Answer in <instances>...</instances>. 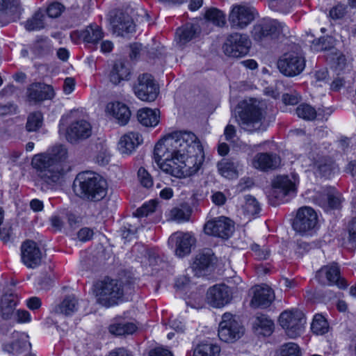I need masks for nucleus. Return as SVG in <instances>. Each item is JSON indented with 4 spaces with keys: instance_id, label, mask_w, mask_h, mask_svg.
<instances>
[{
    "instance_id": "obj_24",
    "label": "nucleus",
    "mask_w": 356,
    "mask_h": 356,
    "mask_svg": "<svg viewBox=\"0 0 356 356\" xmlns=\"http://www.w3.org/2000/svg\"><path fill=\"white\" fill-rule=\"evenodd\" d=\"M207 299L211 306L221 307L230 302L232 296L227 286L216 284L208 289Z\"/></svg>"
},
{
    "instance_id": "obj_22",
    "label": "nucleus",
    "mask_w": 356,
    "mask_h": 356,
    "mask_svg": "<svg viewBox=\"0 0 356 356\" xmlns=\"http://www.w3.org/2000/svg\"><path fill=\"white\" fill-rule=\"evenodd\" d=\"M54 96L53 87L44 83H33L26 89V97L29 102L40 103L44 100L51 99Z\"/></svg>"
},
{
    "instance_id": "obj_33",
    "label": "nucleus",
    "mask_w": 356,
    "mask_h": 356,
    "mask_svg": "<svg viewBox=\"0 0 356 356\" xmlns=\"http://www.w3.org/2000/svg\"><path fill=\"white\" fill-rule=\"evenodd\" d=\"M17 303V297L13 294L3 296L0 303V314L2 318L8 320L14 315Z\"/></svg>"
},
{
    "instance_id": "obj_15",
    "label": "nucleus",
    "mask_w": 356,
    "mask_h": 356,
    "mask_svg": "<svg viewBox=\"0 0 356 356\" xmlns=\"http://www.w3.org/2000/svg\"><path fill=\"white\" fill-rule=\"evenodd\" d=\"M312 200L325 210L339 209L343 201L341 195L334 188L325 186L316 191Z\"/></svg>"
},
{
    "instance_id": "obj_9",
    "label": "nucleus",
    "mask_w": 356,
    "mask_h": 356,
    "mask_svg": "<svg viewBox=\"0 0 356 356\" xmlns=\"http://www.w3.org/2000/svg\"><path fill=\"white\" fill-rule=\"evenodd\" d=\"M244 332L243 326L235 315L226 312L222 316L218 331L221 341L227 343L234 342L243 335Z\"/></svg>"
},
{
    "instance_id": "obj_23",
    "label": "nucleus",
    "mask_w": 356,
    "mask_h": 356,
    "mask_svg": "<svg viewBox=\"0 0 356 356\" xmlns=\"http://www.w3.org/2000/svg\"><path fill=\"white\" fill-rule=\"evenodd\" d=\"M22 261L24 265L30 268H35L40 265L42 261V252L35 241L27 240L21 247Z\"/></svg>"
},
{
    "instance_id": "obj_18",
    "label": "nucleus",
    "mask_w": 356,
    "mask_h": 356,
    "mask_svg": "<svg viewBox=\"0 0 356 356\" xmlns=\"http://www.w3.org/2000/svg\"><path fill=\"white\" fill-rule=\"evenodd\" d=\"M216 261V258L213 251L204 249L195 256L191 268L196 276H205L213 270Z\"/></svg>"
},
{
    "instance_id": "obj_64",
    "label": "nucleus",
    "mask_w": 356,
    "mask_h": 356,
    "mask_svg": "<svg viewBox=\"0 0 356 356\" xmlns=\"http://www.w3.org/2000/svg\"><path fill=\"white\" fill-rule=\"evenodd\" d=\"M211 200L216 205L222 206L226 202V197L222 192L217 191L211 195Z\"/></svg>"
},
{
    "instance_id": "obj_37",
    "label": "nucleus",
    "mask_w": 356,
    "mask_h": 356,
    "mask_svg": "<svg viewBox=\"0 0 356 356\" xmlns=\"http://www.w3.org/2000/svg\"><path fill=\"white\" fill-rule=\"evenodd\" d=\"M331 54L330 60L332 62V67L338 75L341 74L346 70H350L349 65L343 54L337 51L335 49L331 50Z\"/></svg>"
},
{
    "instance_id": "obj_63",
    "label": "nucleus",
    "mask_w": 356,
    "mask_h": 356,
    "mask_svg": "<svg viewBox=\"0 0 356 356\" xmlns=\"http://www.w3.org/2000/svg\"><path fill=\"white\" fill-rule=\"evenodd\" d=\"M17 110V106L13 103L0 104V115H8L15 113Z\"/></svg>"
},
{
    "instance_id": "obj_14",
    "label": "nucleus",
    "mask_w": 356,
    "mask_h": 356,
    "mask_svg": "<svg viewBox=\"0 0 356 356\" xmlns=\"http://www.w3.org/2000/svg\"><path fill=\"white\" fill-rule=\"evenodd\" d=\"M318 222L316 212L310 207H300L293 222V229L301 235L309 234Z\"/></svg>"
},
{
    "instance_id": "obj_20",
    "label": "nucleus",
    "mask_w": 356,
    "mask_h": 356,
    "mask_svg": "<svg viewBox=\"0 0 356 356\" xmlns=\"http://www.w3.org/2000/svg\"><path fill=\"white\" fill-rule=\"evenodd\" d=\"M316 278L322 284L336 285L339 289L347 286L346 281L340 277L339 269L336 264L322 267L316 272Z\"/></svg>"
},
{
    "instance_id": "obj_40",
    "label": "nucleus",
    "mask_w": 356,
    "mask_h": 356,
    "mask_svg": "<svg viewBox=\"0 0 356 356\" xmlns=\"http://www.w3.org/2000/svg\"><path fill=\"white\" fill-rule=\"evenodd\" d=\"M52 47L47 37H38L32 45L31 50L38 56L47 55L51 51Z\"/></svg>"
},
{
    "instance_id": "obj_54",
    "label": "nucleus",
    "mask_w": 356,
    "mask_h": 356,
    "mask_svg": "<svg viewBox=\"0 0 356 356\" xmlns=\"http://www.w3.org/2000/svg\"><path fill=\"white\" fill-rule=\"evenodd\" d=\"M252 35L257 42L264 40L267 37V24L265 22L255 24L252 31Z\"/></svg>"
},
{
    "instance_id": "obj_7",
    "label": "nucleus",
    "mask_w": 356,
    "mask_h": 356,
    "mask_svg": "<svg viewBox=\"0 0 356 356\" xmlns=\"http://www.w3.org/2000/svg\"><path fill=\"white\" fill-rule=\"evenodd\" d=\"M278 322L287 337L296 339L304 334L307 318L302 310L293 308L282 312L280 314Z\"/></svg>"
},
{
    "instance_id": "obj_16",
    "label": "nucleus",
    "mask_w": 356,
    "mask_h": 356,
    "mask_svg": "<svg viewBox=\"0 0 356 356\" xmlns=\"http://www.w3.org/2000/svg\"><path fill=\"white\" fill-rule=\"evenodd\" d=\"M204 230L208 235L227 239L233 234L234 225L229 218L220 216L209 220L204 225Z\"/></svg>"
},
{
    "instance_id": "obj_27",
    "label": "nucleus",
    "mask_w": 356,
    "mask_h": 356,
    "mask_svg": "<svg viewBox=\"0 0 356 356\" xmlns=\"http://www.w3.org/2000/svg\"><path fill=\"white\" fill-rule=\"evenodd\" d=\"M143 142L142 136L138 132H129L122 136L118 143V149L122 154H131Z\"/></svg>"
},
{
    "instance_id": "obj_19",
    "label": "nucleus",
    "mask_w": 356,
    "mask_h": 356,
    "mask_svg": "<svg viewBox=\"0 0 356 356\" xmlns=\"http://www.w3.org/2000/svg\"><path fill=\"white\" fill-rule=\"evenodd\" d=\"M92 134V126L86 120L72 122L66 130V139L71 143H77L88 138Z\"/></svg>"
},
{
    "instance_id": "obj_46",
    "label": "nucleus",
    "mask_w": 356,
    "mask_h": 356,
    "mask_svg": "<svg viewBox=\"0 0 356 356\" xmlns=\"http://www.w3.org/2000/svg\"><path fill=\"white\" fill-rule=\"evenodd\" d=\"M191 212L192 209L188 204H181L179 207L173 208L170 211V217L177 221L188 220Z\"/></svg>"
},
{
    "instance_id": "obj_4",
    "label": "nucleus",
    "mask_w": 356,
    "mask_h": 356,
    "mask_svg": "<svg viewBox=\"0 0 356 356\" xmlns=\"http://www.w3.org/2000/svg\"><path fill=\"white\" fill-rule=\"evenodd\" d=\"M195 134L190 131H175L170 134L161 139L154 147V159L160 166L163 161H166L181 152L186 147L184 143H193L195 140Z\"/></svg>"
},
{
    "instance_id": "obj_10",
    "label": "nucleus",
    "mask_w": 356,
    "mask_h": 356,
    "mask_svg": "<svg viewBox=\"0 0 356 356\" xmlns=\"http://www.w3.org/2000/svg\"><path fill=\"white\" fill-rule=\"evenodd\" d=\"M301 163L303 167L313 170L323 177L329 176L332 169L331 159L316 146L312 147L306 156H302Z\"/></svg>"
},
{
    "instance_id": "obj_39",
    "label": "nucleus",
    "mask_w": 356,
    "mask_h": 356,
    "mask_svg": "<svg viewBox=\"0 0 356 356\" xmlns=\"http://www.w3.org/2000/svg\"><path fill=\"white\" fill-rule=\"evenodd\" d=\"M45 12L41 9L37 10L25 24V28L29 31L40 30L45 26Z\"/></svg>"
},
{
    "instance_id": "obj_57",
    "label": "nucleus",
    "mask_w": 356,
    "mask_h": 356,
    "mask_svg": "<svg viewBox=\"0 0 356 356\" xmlns=\"http://www.w3.org/2000/svg\"><path fill=\"white\" fill-rule=\"evenodd\" d=\"M139 181L144 187L150 188L153 185V180L149 173L143 167L138 171Z\"/></svg>"
},
{
    "instance_id": "obj_28",
    "label": "nucleus",
    "mask_w": 356,
    "mask_h": 356,
    "mask_svg": "<svg viewBox=\"0 0 356 356\" xmlns=\"http://www.w3.org/2000/svg\"><path fill=\"white\" fill-rule=\"evenodd\" d=\"M160 111L157 108H143L137 112L138 122L145 127H154L160 121Z\"/></svg>"
},
{
    "instance_id": "obj_25",
    "label": "nucleus",
    "mask_w": 356,
    "mask_h": 356,
    "mask_svg": "<svg viewBox=\"0 0 356 356\" xmlns=\"http://www.w3.org/2000/svg\"><path fill=\"white\" fill-rule=\"evenodd\" d=\"M169 243L175 244V254L184 257L191 253L195 238L190 233L176 232L170 236Z\"/></svg>"
},
{
    "instance_id": "obj_47",
    "label": "nucleus",
    "mask_w": 356,
    "mask_h": 356,
    "mask_svg": "<svg viewBox=\"0 0 356 356\" xmlns=\"http://www.w3.org/2000/svg\"><path fill=\"white\" fill-rule=\"evenodd\" d=\"M205 19L213 24L222 26L225 24V16L222 11L217 8H210L205 13Z\"/></svg>"
},
{
    "instance_id": "obj_38",
    "label": "nucleus",
    "mask_w": 356,
    "mask_h": 356,
    "mask_svg": "<svg viewBox=\"0 0 356 356\" xmlns=\"http://www.w3.org/2000/svg\"><path fill=\"white\" fill-rule=\"evenodd\" d=\"M220 353L219 346L210 343H201L195 347L193 356H219Z\"/></svg>"
},
{
    "instance_id": "obj_8",
    "label": "nucleus",
    "mask_w": 356,
    "mask_h": 356,
    "mask_svg": "<svg viewBox=\"0 0 356 356\" xmlns=\"http://www.w3.org/2000/svg\"><path fill=\"white\" fill-rule=\"evenodd\" d=\"M299 183L296 175L277 176L272 180V188L270 192L272 204L275 205L285 201L286 196H294L296 194L297 185Z\"/></svg>"
},
{
    "instance_id": "obj_45",
    "label": "nucleus",
    "mask_w": 356,
    "mask_h": 356,
    "mask_svg": "<svg viewBox=\"0 0 356 356\" xmlns=\"http://www.w3.org/2000/svg\"><path fill=\"white\" fill-rule=\"evenodd\" d=\"M137 327L133 323H118L109 327V332L115 335L120 336L131 334L136 330Z\"/></svg>"
},
{
    "instance_id": "obj_32",
    "label": "nucleus",
    "mask_w": 356,
    "mask_h": 356,
    "mask_svg": "<svg viewBox=\"0 0 356 356\" xmlns=\"http://www.w3.org/2000/svg\"><path fill=\"white\" fill-rule=\"evenodd\" d=\"M180 160L181 157L179 154L174 155L166 161H163L162 163L160 164L159 168L167 174L177 178H182L184 177V172L182 171V164Z\"/></svg>"
},
{
    "instance_id": "obj_36",
    "label": "nucleus",
    "mask_w": 356,
    "mask_h": 356,
    "mask_svg": "<svg viewBox=\"0 0 356 356\" xmlns=\"http://www.w3.org/2000/svg\"><path fill=\"white\" fill-rule=\"evenodd\" d=\"M198 27L192 24H187L177 29L176 35L179 38V42L184 44L194 38L197 33Z\"/></svg>"
},
{
    "instance_id": "obj_12",
    "label": "nucleus",
    "mask_w": 356,
    "mask_h": 356,
    "mask_svg": "<svg viewBox=\"0 0 356 356\" xmlns=\"http://www.w3.org/2000/svg\"><path fill=\"white\" fill-rule=\"evenodd\" d=\"M250 46L251 41L246 34L234 33L227 36L222 49L227 56L239 58L248 54Z\"/></svg>"
},
{
    "instance_id": "obj_6",
    "label": "nucleus",
    "mask_w": 356,
    "mask_h": 356,
    "mask_svg": "<svg viewBox=\"0 0 356 356\" xmlns=\"http://www.w3.org/2000/svg\"><path fill=\"white\" fill-rule=\"evenodd\" d=\"M195 138L193 143H184L188 145L183 146L184 149L178 154L181 157L184 177L195 175L200 170L204 161L203 147L195 135Z\"/></svg>"
},
{
    "instance_id": "obj_56",
    "label": "nucleus",
    "mask_w": 356,
    "mask_h": 356,
    "mask_svg": "<svg viewBox=\"0 0 356 356\" xmlns=\"http://www.w3.org/2000/svg\"><path fill=\"white\" fill-rule=\"evenodd\" d=\"M65 6L58 2H53L49 5L44 11L49 17L56 18L58 17L64 11Z\"/></svg>"
},
{
    "instance_id": "obj_29",
    "label": "nucleus",
    "mask_w": 356,
    "mask_h": 356,
    "mask_svg": "<svg viewBox=\"0 0 356 356\" xmlns=\"http://www.w3.org/2000/svg\"><path fill=\"white\" fill-rule=\"evenodd\" d=\"M106 110L113 115L120 125L127 124L131 115L129 107L120 102L108 104Z\"/></svg>"
},
{
    "instance_id": "obj_48",
    "label": "nucleus",
    "mask_w": 356,
    "mask_h": 356,
    "mask_svg": "<svg viewBox=\"0 0 356 356\" xmlns=\"http://www.w3.org/2000/svg\"><path fill=\"white\" fill-rule=\"evenodd\" d=\"M157 202L156 200H150L138 208L136 211L133 213V216L138 218L147 217L155 212Z\"/></svg>"
},
{
    "instance_id": "obj_61",
    "label": "nucleus",
    "mask_w": 356,
    "mask_h": 356,
    "mask_svg": "<svg viewBox=\"0 0 356 356\" xmlns=\"http://www.w3.org/2000/svg\"><path fill=\"white\" fill-rule=\"evenodd\" d=\"M15 320L19 323H29L31 320L30 313L24 309H19L15 314Z\"/></svg>"
},
{
    "instance_id": "obj_51",
    "label": "nucleus",
    "mask_w": 356,
    "mask_h": 356,
    "mask_svg": "<svg viewBox=\"0 0 356 356\" xmlns=\"http://www.w3.org/2000/svg\"><path fill=\"white\" fill-rule=\"evenodd\" d=\"M30 343L26 341L17 340L10 345L5 346L4 350L13 355L21 354L29 349Z\"/></svg>"
},
{
    "instance_id": "obj_30",
    "label": "nucleus",
    "mask_w": 356,
    "mask_h": 356,
    "mask_svg": "<svg viewBox=\"0 0 356 356\" xmlns=\"http://www.w3.org/2000/svg\"><path fill=\"white\" fill-rule=\"evenodd\" d=\"M251 298L250 306L253 309L265 308L267 305V289L264 285H255L248 292Z\"/></svg>"
},
{
    "instance_id": "obj_58",
    "label": "nucleus",
    "mask_w": 356,
    "mask_h": 356,
    "mask_svg": "<svg viewBox=\"0 0 356 356\" xmlns=\"http://www.w3.org/2000/svg\"><path fill=\"white\" fill-rule=\"evenodd\" d=\"M137 232V227L127 223L121 228V235L126 240H131Z\"/></svg>"
},
{
    "instance_id": "obj_55",
    "label": "nucleus",
    "mask_w": 356,
    "mask_h": 356,
    "mask_svg": "<svg viewBox=\"0 0 356 356\" xmlns=\"http://www.w3.org/2000/svg\"><path fill=\"white\" fill-rule=\"evenodd\" d=\"M282 299V295L280 291L276 294L274 290L268 287V310L280 307Z\"/></svg>"
},
{
    "instance_id": "obj_53",
    "label": "nucleus",
    "mask_w": 356,
    "mask_h": 356,
    "mask_svg": "<svg viewBox=\"0 0 356 356\" xmlns=\"http://www.w3.org/2000/svg\"><path fill=\"white\" fill-rule=\"evenodd\" d=\"M251 163L254 168L265 172L267 170V153H257L252 158Z\"/></svg>"
},
{
    "instance_id": "obj_1",
    "label": "nucleus",
    "mask_w": 356,
    "mask_h": 356,
    "mask_svg": "<svg viewBox=\"0 0 356 356\" xmlns=\"http://www.w3.org/2000/svg\"><path fill=\"white\" fill-rule=\"evenodd\" d=\"M67 149L63 145L54 147L49 153L35 155L31 165L42 187L53 188L60 184L68 168Z\"/></svg>"
},
{
    "instance_id": "obj_49",
    "label": "nucleus",
    "mask_w": 356,
    "mask_h": 356,
    "mask_svg": "<svg viewBox=\"0 0 356 356\" xmlns=\"http://www.w3.org/2000/svg\"><path fill=\"white\" fill-rule=\"evenodd\" d=\"M43 117L40 112L30 113L27 118L26 129L28 131H36L42 127Z\"/></svg>"
},
{
    "instance_id": "obj_50",
    "label": "nucleus",
    "mask_w": 356,
    "mask_h": 356,
    "mask_svg": "<svg viewBox=\"0 0 356 356\" xmlns=\"http://www.w3.org/2000/svg\"><path fill=\"white\" fill-rule=\"evenodd\" d=\"M297 115L306 120H313L316 116V110L310 105L302 104L296 108Z\"/></svg>"
},
{
    "instance_id": "obj_34",
    "label": "nucleus",
    "mask_w": 356,
    "mask_h": 356,
    "mask_svg": "<svg viewBox=\"0 0 356 356\" xmlns=\"http://www.w3.org/2000/svg\"><path fill=\"white\" fill-rule=\"evenodd\" d=\"M79 302L74 296H66L63 301L54 308V312L66 316H72L77 310Z\"/></svg>"
},
{
    "instance_id": "obj_26",
    "label": "nucleus",
    "mask_w": 356,
    "mask_h": 356,
    "mask_svg": "<svg viewBox=\"0 0 356 356\" xmlns=\"http://www.w3.org/2000/svg\"><path fill=\"white\" fill-rule=\"evenodd\" d=\"M112 25L114 33L119 36L124 37L127 34L135 31V24L131 17L122 13L115 17Z\"/></svg>"
},
{
    "instance_id": "obj_42",
    "label": "nucleus",
    "mask_w": 356,
    "mask_h": 356,
    "mask_svg": "<svg viewBox=\"0 0 356 356\" xmlns=\"http://www.w3.org/2000/svg\"><path fill=\"white\" fill-rule=\"evenodd\" d=\"M286 28L276 19L268 20V38L280 39L285 36Z\"/></svg>"
},
{
    "instance_id": "obj_43",
    "label": "nucleus",
    "mask_w": 356,
    "mask_h": 356,
    "mask_svg": "<svg viewBox=\"0 0 356 356\" xmlns=\"http://www.w3.org/2000/svg\"><path fill=\"white\" fill-rule=\"evenodd\" d=\"M328 323L323 315L317 314L314 316L311 330L314 334L322 335L328 331Z\"/></svg>"
},
{
    "instance_id": "obj_35",
    "label": "nucleus",
    "mask_w": 356,
    "mask_h": 356,
    "mask_svg": "<svg viewBox=\"0 0 356 356\" xmlns=\"http://www.w3.org/2000/svg\"><path fill=\"white\" fill-rule=\"evenodd\" d=\"M219 173L224 177L233 179L238 177V164L229 159H222L217 164Z\"/></svg>"
},
{
    "instance_id": "obj_31",
    "label": "nucleus",
    "mask_w": 356,
    "mask_h": 356,
    "mask_svg": "<svg viewBox=\"0 0 356 356\" xmlns=\"http://www.w3.org/2000/svg\"><path fill=\"white\" fill-rule=\"evenodd\" d=\"M130 75L129 67L122 60L115 62L109 74V80L114 84L118 85L122 81L128 80Z\"/></svg>"
},
{
    "instance_id": "obj_41",
    "label": "nucleus",
    "mask_w": 356,
    "mask_h": 356,
    "mask_svg": "<svg viewBox=\"0 0 356 356\" xmlns=\"http://www.w3.org/2000/svg\"><path fill=\"white\" fill-rule=\"evenodd\" d=\"M275 356H302V350L296 343L287 342L277 350Z\"/></svg>"
},
{
    "instance_id": "obj_59",
    "label": "nucleus",
    "mask_w": 356,
    "mask_h": 356,
    "mask_svg": "<svg viewBox=\"0 0 356 356\" xmlns=\"http://www.w3.org/2000/svg\"><path fill=\"white\" fill-rule=\"evenodd\" d=\"M346 12V8L343 4H337L330 10V16L332 19H338L343 17Z\"/></svg>"
},
{
    "instance_id": "obj_60",
    "label": "nucleus",
    "mask_w": 356,
    "mask_h": 356,
    "mask_svg": "<svg viewBox=\"0 0 356 356\" xmlns=\"http://www.w3.org/2000/svg\"><path fill=\"white\" fill-rule=\"evenodd\" d=\"M93 235V230L89 227H83L77 232V238L81 242L91 240Z\"/></svg>"
},
{
    "instance_id": "obj_3",
    "label": "nucleus",
    "mask_w": 356,
    "mask_h": 356,
    "mask_svg": "<svg viewBox=\"0 0 356 356\" xmlns=\"http://www.w3.org/2000/svg\"><path fill=\"white\" fill-rule=\"evenodd\" d=\"M106 181L99 175L93 172H82L77 175L74 181V190L82 199L99 201L106 195Z\"/></svg>"
},
{
    "instance_id": "obj_62",
    "label": "nucleus",
    "mask_w": 356,
    "mask_h": 356,
    "mask_svg": "<svg viewBox=\"0 0 356 356\" xmlns=\"http://www.w3.org/2000/svg\"><path fill=\"white\" fill-rule=\"evenodd\" d=\"M300 100V96L296 92L286 93L282 96V101L285 104L295 105Z\"/></svg>"
},
{
    "instance_id": "obj_44",
    "label": "nucleus",
    "mask_w": 356,
    "mask_h": 356,
    "mask_svg": "<svg viewBox=\"0 0 356 356\" xmlns=\"http://www.w3.org/2000/svg\"><path fill=\"white\" fill-rule=\"evenodd\" d=\"M253 331L259 337H266L267 332V316L265 314L257 313L252 326Z\"/></svg>"
},
{
    "instance_id": "obj_21",
    "label": "nucleus",
    "mask_w": 356,
    "mask_h": 356,
    "mask_svg": "<svg viewBox=\"0 0 356 356\" xmlns=\"http://www.w3.org/2000/svg\"><path fill=\"white\" fill-rule=\"evenodd\" d=\"M103 37L104 33L102 28L95 23L87 26L81 31H73L70 34L72 40L82 39L86 44L94 49H97V44Z\"/></svg>"
},
{
    "instance_id": "obj_11",
    "label": "nucleus",
    "mask_w": 356,
    "mask_h": 356,
    "mask_svg": "<svg viewBox=\"0 0 356 356\" xmlns=\"http://www.w3.org/2000/svg\"><path fill=\"white\" fill-rule=\"evenodd\" d=\"M305 67V58L298 51L285 53L277 61L279 70L286 76H295L300 74Z\"/></svg>"
},
{
    "instance_id": "obj_52",
    "label": "nucleus",
    "mask_w": 356,
    "mask_h": 356,
    "mask_svg": "<svg viewBox=\"0 0 356 356\" xmlns=\"http://www.w3.org/2000/svg\"><path fill=\"white\" fill-rule=\"evenodd\" d=\"M245 198V203L243 206L244 212L250 216L257 214L260 211V207L257 200L250 195H247Z\"/></svg>"
},
{
    "instance_id": "obj_5",
    "label": "nucleus",
    "mask_w": 356,
    "mask_h": 356,
    "mask_svg": "<svg viewBox=\"0 0 356 356\" xmlns=\"http://www.w3.org/2000/svg\"><path fill=\"white\" fill-rule=\"evenodd\" d=\"M238 124L245 131H259L262 125V107L261 102L255 98L244 99L238 104Z\"/></svg>"
},
{
    "instance_id": "obj_17",
    "label": "nucleus",
    "mask_w": 356,
    "mask_h": 356,
    "mask_svg": "<svg viewBox=\"0 0 356 356\" xmlns=\"http://www.w3.org/2000/svg\"><path fill=\"white\" fill-rule=\"evenodd\" d=\"M255 18L254 10L248 6L236 5L231 10L228 21L232 29H243Z\"/></svg>"
},
{
    "instance_id": "obj_2",
    "label": "nucleus",
    "mask_w": 356,
    "mask_h": 356,
    "mask_svg": "<svg viewBox=\"0 0 356 356\" xmlns=\"http://www.w3.org/2000/svg\"><path fill=\"white\" fill-rule=\"evenodd\" d=\"M134 289V281L113 279L105 277L93 284V294L96 302L105 307L117 305L122 302L125 293H131Z\"/></svg>"
},
{
    "instance_id": "obj_13",
    "label": "nucleus",
    "mask_w": 356,
    "mask_h": 356,
    "mask_svg": "<svg viewBox=\"0 0 356 356\" xmlns=\"http://www.w3.org/2000/svg\"><path fill=\"white\" fill-rule=\"evenodd\" d=\"M136 96L142 101L153 102L159 92L158 85L152 76L147 73L140 74L133 86Z\"/></svg>"
}]
</instances>
